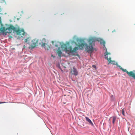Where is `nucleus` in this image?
I'll return each mask as SVG.
<instances>
[{
	"label": "nucleus",
	"mask_w": 135,
	"mask_h": 135,
	"mask_svg": "<svg viewBox=\"0 0 135 135\" xmlns=\"http://www.w3.org/2000/svg\"><path fill=\"white\" fill-rule=\"evenodd\" d=\"M97 39L95 38L92 37L89 38L88 40L89 45H88L86 43L84 42V40L83 39H79L77 40L79 44L77 45L78 48L79 47L80 49H83L85 46H86L85 50L88 52H91L93 51V47L92 44L93 42L97 41Z\"/></svg>",
	"instance_id": "1"
},
{
	"label": "nucleus",
	"mask_w": 135,
	"mask_h": 135,
	"mask_svg": "<svg viewBox=\"0 0 135 135\" xmlns=\"http://www.w3.org/2000/svg\"><path fill=\"white\" fill-rule=\"evenodd\" d=\"M61 48L63 50L65 51L68 54L76 52L77 50L78 49V48L76 47H75L73 49H72V47L71 46H70L67 48L66 45L65 44L61 45Z\"/></svg>",
	"instance_id": "2"
},
{
	"label": "nucleus",
	"mask_w": 135,
	"mask_h": 135,
	"mask_svg": "<svg viewBox=\"0 0 135 135\" xmlns=\"http://www.w3.org/2000/svg\"><path fill=\"white\" fill-rule=\"evenodd\" d=\"M15 32L17 35H18V38L20 39L21 37H22L26 34L24 30L23 29L20 28H16L15 31Z\"/></svg>",
	"instance_id": "3"
},
{
	"label": "nucleus",
	"mask_w": 135,
	"mask_h": 135,
	"mask_svg": "<svg viewBox=\"0 0 135 135\" xmlns=\"http://www.w3.org/2000/svg\"><path fill=\"white\" fill-rule=\"evenodd\" d=\"M4 28V30L3 31H2V33H10L12 32V30H13L15 32L16 28L13 26L12 25H11L9 27L5 28V27H3Z\"/></svg>",
	"instance_id": "4"
},
{
	"label": "nucleus",
	"mask_w": 135,
	"mask_h": 135,
	"mask_svg": "<svg viewBox=\"0 0 135 135\" xmlns=\"http://www.w3.org/2000/svg\"><path fill=\"white\" fill-rule=\"evenodd\" d=\"M118 67L122 70L124 72H126L129 76L132 77L135 79V73L133 71L128 72L126 69H123L120 66H119Z\"/></svg>",
	"instance_id": "5"
},
{
	"label": "nucleus",
	"mask_w": 135,
	"mask_h": 135,
	"mask_svg": "<svg viewBox=\"0 0 135 135\" xmlns=\"http://www.w3.org/2000/svg\"><path fill=\"white\" fill-rule=\"evenodd\" d=\"M38 40L36 39H33L32 41V44L30 47V48L32 49L35 47L37 45Z\"/></svg>",
	"instance_id": "6"
},
{
	"label": "nucleus",
	"mask_w": 135,
	"mask_h": 135,
	"mask_svg": "<svg viewBox=\"0 0 135 135\" xmlns=\"http://www.w3.org/2000/svg\"><path fill=\"white\" fill-rule=\"evenodd\" d=\"M71 73L75 76L77 75L78 74V73L77 70L74 67H73V69H71Z\"/></svg>",
	"instance_id": "7"
},
{
	"label": "nucleus",
	"mask_w": 135,
	"mask_h": 135,
	"mask_svg": "<svg viewBox=\"0 0 135 135\" xmlns=\"http://www.w3.org/2000/svg\"><path fill=\"white\" fill-rule=\"evenodd\" d=\"M105 59H107L108 61V59L110 58V60L111 59V58L110 56V54L109 53H108L106 52L105 53Z\"/></svg>",
	"instance_id": "8"
},
{
	"label": "nucleus",
	"mask_w": 135,
	"mask_h": 135,
	"mask_svg": "<svg viewBox=\"0 0 135 135\" xmlns=\"http://www.w3.org/2000/svg\"><path fill=\"white\" fill-rule=\"evenodd\" d=\"M41 46L44 47L45 49L46 50H48L50 48V46L45 43H43L42 44Z\"/></svg>",
	"instance_id": "9"
},
{
	"label": "nucleus",
	"mask_w": 135,
	"mask_h": 135,
	"mask_svg": "<svg viewBox=\"0 0 135 135\" xmlns=\"http://www.w3.org/2000/svg\"><path fill=\"white\" fill-rule=\"evenodd\" d=\"M52 44L54 45L55 47H58L61 44V43L58 42L56 41H52Z\"/></svg>",
	"instance_id": "10"
},
{
	"label": "nucleus",
	"mask_w": 135,
	"mask_h": 135,
	"mask_svg": "<svg viewBox=\"0 0 135 135\" xmlns=\"http://www.w3.org/2000/svg\"><path fill=\"white\" fill-rule=\"evenodd\" d=\"M85 118L86 120L89 123V124L92 126H94V125L93 124L91 120L88 117H86Z\"/></svg>",
	"instance_id": "11"
},
{
	"label": "nucleus",
	"mask_w": 135,
	"mask_h": 135,
	"mask_svg": "<svg viewBox=\"0 0 135 135\" xmlns=\"http://www.w3.org/2000/svg\"><path fill=\"white\" fill-rule=\"evenodd\" d=\"M57 53L58 54V56L59 57H61L62 52L61 50H60V48L59 47L57 51Z\"/></svg>",
	"instance_id": "12"
},
{
	"label": "nucleus",
	"mask_w": 135,
	"mask_h": 135,
	"mask_svg": "<svg viewBox=\"0 0 135 135\" xmlns=\"http://www.w3.org/2000/svg\"><path fill=\"white\" fill-rule=\"evenodd\" d=\"M97 39V41H100V43L101 45H103L104 46H105V42L104 41L102 40V39H100V40H98Z\"/></svg>",
	"instance_id": "13"
},
{
	"label": "nucleus",
	"mask_w": 135,
	"mask_h": 135,
	"mask_svg": "<svg viewBox=\"0 0 135 135\" xmlns=\"http://www.w3.org/2000/svg\"><path fill=\"white\" fill-rule=\"evenodd\" d=\"M117 118V117L115 116H113L110 118V119L111 118L112 119V123L114 124Z\"/></svg>",
	"instance_id": "14"
},
{
	"label": "nucleus",
	"mask_w": 135,
	"mask_h": 135,
	"mask_svg": "<svg viewBox=\"0 0 135 135\" xmlns=\"http://www.w3.org/2000/svg\"><path fill=\"white\" fill-rule=\"evenodd\" d=\"M108 61L109 62L108 64H109L110 63H111V64H115V62L114 61H112L111 60V59L110 60V58L108 59Z\"/></svg>",
	"instance_id": "15"
},
{
	"label": "nucleus",
	"mask_w": 135,
	"mask_h": 135,
	"mask_svg": "<svg viewBox=\"0 0 135 135\" xmlns=\"http://www.w3.org/2000/svg\"><path fill=\"white\" fill-rule=\"evenodd\" d=\"M30 38L28 37L26 38V39H25V42H27L28 43H29V40Z\"/></svg>",
	"instance_id": "16"
},
{
	"label": "nucleus",
	"mask_w": 135,
	"mask_h": 135,
	"mask_svg": "<svg viewBox=\"0 0 135 135\" xmlns=\"http://www.w3.org/2000/svg\"><path fill=\"white\" fill-rule=\"evenodd\" d=\"M4 30V28L3 27L0 28V32H2V31H3Z\"/></svg>",
	"instance_id": "17"
},
{
	"label": "nucleus",
	"mask_w": 135,
	"mask_h": 135,
	"mask_svg": "<svg viewBox=\"0 0 135 135\" xmlns=\"http://www.w3.org/2000/svg\"><path fill=\"white\" fill-rule=\"evenodd\" d=\"M123 115H124V109H123L121 111Z\"/></svg>",
	"instance_id": "18"
},
{
	"label": "nucleus",
	"mask_w": 135,
	"mask_h": 135,
	"mask_svg": "<svg viewBox=\"0 0 135 135\" xmlns=\"http://www.w3.org/2000/svg\"><path fill=\"white\" fill-rule=\"evenodd\" d=\"M4 2V0H0V2L3 3Z\"/></svg>",
	"instance_id": "19"
},
{
	"label": "nucleus",
	"mask_w": 135,
	"mask_h": 135,
	"mask_svg": "<svg viewBox=\"0 0 135 135\" xmlns=\"http://www.w3.org/2000/svg\"><path fill=\"white\" fill-rule=\"evenodd\" d=\"M42 41H43L46 42V40L45 38H44L42 39Z\"/></svg>",
	"instance_id": "20"
},
{
	"label": "nucleus",
	"mask_w": 135,
	"mask_h": 135,
	"mask_svg": "<svg viewBox=\"0 0 135 135\" xmlns=\"http://www.w3.org/2000/svg\"><path fill=\"white\" fill-rule=\"evenodd\" d=\"M92 67H93L95 68V69H96V66L95 65H92Z\"/></svg>",
	"instance_id": "21"
},
{
	"label": "nucleus",
	"mask_w": 135,
	"mask_h": 135,
	"mask_svg": "<svg viewBox=\"0 0 135 135\" xmlns=\"http://www.w3.org/2000/svg\"><path fill=\"white\" fill-rule=\"evenodd\" d=\"M6 103L5 102H0V104L4 103Z\"/></svg>",
	"instance_id": "22"
},
{
	"label": "nucleus",
	"mask_w": 135,
	"mask_h": 135,
	"mask_svg": "<svg viewBox=\"0 0 135 135\" xmlns=\"http://www.w3.org/2000/svg\"><path fill=\"white\" fill-rule=\"evenodd\" d=\"M2 11V9H1L0 8V12L1 11Z\"/></svg>",
	"instance_id": "23"
},
{
	"label": "nucleus",
	"mask_w": 135,
	"mask_h": 135,
	"mask_svg": "<svg viewBox=\"0 0 135 135\" xmlns=\"http://www.w3.org/2000/svg\"><path fill=\"white\" fill-rule=\"evenodd\" d=\"M77 55L78 56H79V55H78V54H77V55Z\"/></svg>",
	"instance_id": "24"
},
{
	"label": "nucleus",
	"mask_w": 135,
	"mask_h": 135,
	"mask_svg": "<svg viewBox=\"0 0 135 135\" xmlns=\"http://www.w3.org/2000/svg\"><path fill=\"white\" fill-rule=\"evenodd\" d=\"M1 19V17H0V19Z\"/></svg>",
	"instance_id": "25"
},
{
	"label": "nucleus",
	"mask_w": 135,
	"mask_h": 135,
	"mask_svg": "<svg viewBox=\"0 0 135 135\" xmlns=\"http://www.w3.org/2000/svg\"><path fill=\"white\" fill-rule=\"evenodd\" d=\"M0 23H1H1H0Z\"/></svg>",
	"instance_id": "26"
},
{
	"label": "nucleus",
	"mask_w": 135,
	"mask_h": 135,
	"mask_svg": "<svg viewBox=\"0 0 135 135\" xmlns=\"http://www.w3.org/2000/svg\"><path fill=\"white\" fill-rule=\"evenodd\" d=\"M0 23H1H1H0Z\"/></svg>",
	"instance_id": "27"
}]
</instances>
